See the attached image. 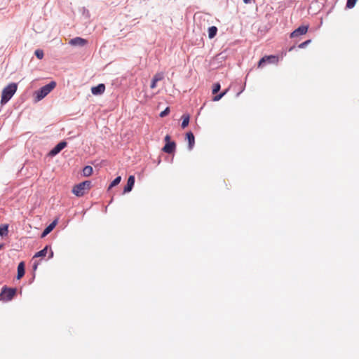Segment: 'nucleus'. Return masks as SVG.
<instances>
[{"label":"nucleus","mask_w":359,"mask_h":359,"mask_svg":"<svg viewBox=\"0 0 359 359\" xmlns=\"http://www.w3.org/2000/svg\"><path fill=\"white\" fill-rule=\"evenodd\" d=\"M17 88L18 85L15 83H11L3 89L1 100V104H6L11 100L15 93Z\"/></svg>","instance_id":"obj_1"},{"label":"nucleus","mask_w":359,"mask_h":359,"mask_svg":"<svg viewBox=\"0 0 359 359\" xmlns=\"http://www.w3.org/2000/svg\"><path fill=\"white\" fill-rule=\"evenodd\" d=\"M91 187V182L86 180L73 187L72 192L76 196L81 197L86 194Z\"/></svg>","instance_id":"obj_2"},{"label":"nucleus","mask_w":359,"mask_h":359,"mask_svg":"<svg viewBox=\"0 0 359 359\" xmlns=\"http://www.w3.org/2000/svg\"><path fill=\"white\" fill-rule=\"evenodd\" d=\"M56 86L55 81H51L48 84L43 86L39 90L35 92L36 100L39 101L49 94Z\"/></svg>","instance_id":"obj_3"},{"label":"nucleus","mask_w":359,"mask_h":359,"mask_svg":"<svg viewBox=\"0 0 359 359\" xmlns=\"http://www.w3.org/2000/svg\"><path fill=\"white\" fill-rule=\"evenodd\" d=\"M15 293V289L4 287L0 294V298L4 301H10L13 298Z\"/></svg>","instance_id":"obj_4"},{"label":"nucleus","mask_w":359,"mask_h":359,"mask_svg":"<svg viewBox=\"0 0 359 359\" xmlns=\"http://www.w3.org/2000/svg\"><path fill=\"white\" fill-rule=\"evenodd\" d=\"M278 57L275 55H269L263 57L258 62V67H262L264 63H276Z\"/></svg>","instance_id":"obj_5"},{"label":"nucleus","mask_w":359,"mask_h":359,"mask_svg":"<svg viewBox=\"0 0 359 359\" xmlns=\"http://www.w3.org/2000/svg\"><path fill=\"white\" fill-rule=\"evenodd\" d=\"M308 25H302L291 33L290 37L294 38L298 36L305 34L308 32Z\"/></svg>","instance_id":"obj_6"},{"label":"nucleus","mask_w":359,"mask_h":359,"mask_svg":"<svg viewBox=\"0 0 359 359\" xmlns=\"http://www.w3.org/2000/svg\"><path fill=\"white\" fill-rule=\"evenodd\" d=\"M69 43L74 46H84L88 43V41L81 37H75L72 39Z\"/></svg>","instance_id":"obj_7"},{"label":"nucleus","mask_w":359,"mask_h":359,"mask_svg":"<svg viewBox=\"0 0 359 359\" xmlns=\"http://www.w3.org/2000/svg\"><path fill=\"white\" fill-rule=\"evenodd\" d=\"M67 146V142L62 141L59 142L49 153L50 156H55Z\"/></svg>","instance_id":"obj_8"},{"label":"nucleus","mask_w":359,"mask_h":359,"mask_svg":"<svg viewBox=\"0 0 359 359\" xmlns=\"http://www.w3.org/2000/svg\"><path fill=\"white\" fill-rule=\"evenodd\" d=\"M176 144L175 142H168L163 147L162 150L167 154H172L175 149Z\"/></svg>","instance_id":"obj_9"},{"label":"nucleus","mask_w":359,"mask_h":359,"mask_svg":"<svg viewBox=\"0 0 359 359\" xmlns=\"http://www.w3.org/2000/svg\"><path fill=\"white\" fill-rule=\"evenodd\" d=\"M105 90V86L103 83H100L97 86L91 88V92L93 95H102Z\"/></svg>","instance_id":"obj_10"},{"label":"nucleus","mask_w":359,"mask_h":359,"mask_svg":"<svg viewBox=\"0 0 359 359\" xmlns=\"http://www.w3.org/2000/svg\"><path fill=\"white\" fill-rule=\"evenodd\" d=\"M135 184V177L133 175H130L127 181V184L124 187L123 192L128 193L130 192L134 186Z\"/></svg>","instance_id":"obj_11"},{"label":"nucleus","mask_w":359,"mask_h":359,"mask_svg":"<svg viewBox=\"0 0 359 359\" xmlns=\"http://www.w3.org/2000/svg\"><path fill=\"white\" fill-rule=\"evenodd\" d=\"M187 139L189 143V149L191 150L195 144V137L194 134L191 132H189L187 133Z\"/></svg>","instance_id":"obj_12"},{"label":"nucleus","mask_w":359,"mask_h":359,"mask_svg":"<svg viewBox=\"0 0 359 359\" xmlns=\"http://www.w3.org/2000/svg\"><path fill=\"white\" fill-rule=\"evenodd\" d=\"M24 275H25V264L23 262H22L18 266L17 278L20 279Z\"/></svg>","instance_id":"obj_13"},{"label":"nucleus","mask_w":359,"mask_h":359,"mask_svg":"<svg viewBox=\"0 0 359 359\" xmlns=\"http://www.w3.org/2000/svg\"><path fill=\"white\" fill-rule=\"evenodd\" d=\"M57 222L54 221L50 224H49L43 231L41 234V237L43 238L46 235H48L55 226Z\"/></svg>","instance_id":"obj_14"},{"label":"nucleus","mask_w":359,"mask_h":359,"mask_svg":"<svg viewBox=\"0 0 359 359\" xmlns=\"http://www.w3.org/2000/svg\"><path fill=\"white\" fill-rule=\"evenodd\" d=\"M182 128H185L187 126H188L190 119V116L188 114H184L182 116Z\"/></svg>","instance_id":"obj_15"},{"label":"nucleus","mask_w":359,"mask_h":359,"mask_svg":"<svg viewBox=\"0 0 359 359\" xmlns=\"http://www.w3.org/2000/svg\"><path fill=\"white\" fill-rule=\"evenodd\" d=\"M48 246H46L43 250H40L39 252H36L35 255L34 256L33 259L36 257H46L48 252Z\"/></svg>","instance_id":"obj_16"},{"label":"nucleus","mask_w":359,"mask_h":359,"mask_svg":"<svg viewBox=\"0 0 359 359\" xmlns=\"http://www.w3.org/2000/svg\"><path fill=\"white\" fill-rule=\"evenodd\" d=\"M217 32V28L215 26H212L208 29V36L210 39L214 38Z\"/></svg>","instance_id":"obj_17"},{"label":"nucleus","mask_w":359,"mask_h":359,"mask_svg":"<svg viewBox=\"0 0 359 359\" xmlns=\"http://www.w3.org/2000/svg\"><path fill=\"white\" fill-rule=\"evenodd\" d=\"M93 169L91 166L87 165L83 169V175L85 177L90 176L93 174Z\"/></svg>","instance_id":"obj_18"},{"label":"nucleus","mask_w":359,"mask_h":359,"mask_svg":"<svg viewBox=\"0 0 359 359\" xmlns=\"http://www.w3.org/2000/svg\"><path fill=\"white\" fill-rule=\"evenodd\" d=\"M8 233V225L4 224L0 226V236H6Z\"/></svg>","instance_id":"obj_19"},{"label":"nucleus","mask_w":359,"mask_h":359,"mask_svg":"<svg viewBox=\"0 0 359 359\" xmlns=\"http://www.w3.org/2000/svg\"><path fill=\"white\" fill-rule=\"evenodd\" d=\"M121 180V176H118L117 177H116L113 180V182L111 183V184L109 185V189H111L113 187H115V186L118 185L120 183Z\"/></svg>","instance_id":"obj_20"},{"label":"nucleus","mask_w":359,"mask_h":359,"mask_svg":"<svg viewBox=\"0 0 359 359\" xmlns=\"http://www.w3.org/2000/svg\"><path fill=\"white\" fill-rule=\"evenodd\" d=\"M163 79V74L162 72L156 73L152 79H154L156 81H161Z\"/></svg>","instance_id":"obj_21"},{"label":"nucleus","mask_w":359,"mask_h":359,"mask_svg":"<svg viewBox=\"0 0 359 359\" xmlns=\"http://www.w3.org/2000/svg\"><path fill=\"white\" fill-rule=\"evenodd\" d=\"M357 0H347L346 7L348 8H352L355 6Z\"/></svg>","instance_id":"obj_22"},{"label":"nucleus","mask_w":359,"mask_h":359,"mask_svg":"<svg viewBox=\"0 0 359 359\" xmlns=\"http://www.w3.org/2000/svg\"><path fill=\"white\" fill-rule=\"evenodd\" d=\"M34 53L37 58L40 60H41L43 57V51L41 49L36 50Z\"/></svg>","instance_id":"obj_23"},{"label":"nucleus","mask_w":359,"mask_h":359,"mask_svg":"<svg viewBox=\"0 0 359 359\" xmlns=\"http://www.w3.org/2000/svg\"><path fill=\"white\" fill-rule=\"evenodd\" d=\"M228 91V90H226L225 91H224L223 93L215 96L213 97V101H219L220 99H222V97L223 96H224V95L226 93V92Z\"/></svg>","instance_id":"obj_24"},{"label":"nucleus","mask_w":359,"mask_h":359,"mask_svg":"<svg viewBox=\"0 0 359 359\" xmlns=\"http://www.w3.org/2000/svg\"><path fill=\"white\" fill-rule=\"evenodd\" d=\"M220 90V84L219 83H215L212 88V94H216Z\"/></svg>","instance_id":"obj_25"},{"label":"nucleus","mask_w":359,"mask_h":359,"mask_svg":"<svg viewBox=\"0 0 359 359\" xmlns=\"http://www.w3.org/2000/svg\"><path fill=\"white\" fill-rule=\"evenodd\" d=\"M311 40H307V41H304V42H303V43H300V44L298 46V47H299V48H305L308 44H309V43H311Z\"/></svg>","instance_id":"obj_26"},{"label":"nucleus","mask_w":359,"mask_h":359,"mask_svg":"<svg viewBox=\"0 0 359 359\" xmlns=\"http://www.w3.org/2000/svg\"><path fill=\"white\" fill-rule=\"evenodd\" d=\"M169 112H170V109H169V107H167L164 111H163L160 113V116L164 117L166 115H168Z\"/></svg>","instance_id":"obj_27"},{"label":"nucleus","mask_w":359,"mask_h":359,"mask_svg":"<svg viewBox=\"0 0 359 359\" xmlns=\"http://www.w3.org/2000/svg\"><path fill=\"white\" fill-rule=\"evenodd\" d=\"M156 83H157V81H156L154 79H152L151 85H150V88H152V89L155 88L156 87Z\"/></svg>","instance_id":"obj_28"},{"label":"nucleus","mask_w":359,"mask_h":359,"mask_svg":"<svg viewBox=\"0 0 359 359\" xmlns=\"http://www.w3.org/2000/svg\"><path fill=\"white\" fill-rule=\"evenodd\" d=\"M165 142H170V136L169 135H167L165 137Z\"/></svg>","instance_id":"obj_29"},{"label":"nucleus","mask_w":359,"mask_h":359,"mask_svg":"<svg viewBox=\"0 0 359 359\" xmlns=\"http://www.w3.org/2000/svg\"><path fill=\"white\" fill-rule=\"evenodd\" d=\"M38 263L36 262H34L33 264V269L36 270L37 269Z\"/></svg>","instance_id":"obj_30"},{"label":"nucleus","mask_w":359,"mask_h":359,"mask_svg":"<svg viewBox=\"0 0 359 359\" xmlns=\"http://www.w3.org/2000/svg\"><path fill=\"white\" fill-rule=\"evenodd\" d=\"M53 257V251L50 250V255L48 257V258H52Z\"/></svg>","instance_id":"obj_31"},{"label":"nucleus","mask_w":359,"mask_h":359,"mask_svg":"<svg viewBox=\"0 0 359 359\" xmlns=\"http://www.w3.org/2000/svg\"><path fill=\"white\" fill-rule=\"evenodd\" d=\"M251 0H243L244 3L248 4Z\"/></svg>","instance_id":"obj_32"},{"label":"nucleus","mask_w":359,"mask_h":359,"mask_svg":"<svg viewBox=\"0 0 359 359\" xmlns=\"http://www.w3.org/2000/svg\"><path fill=\"white\" fill-rule=\"evenodd\" d=\"M3 245H0V250L2 248Z\"/></svg>","instance_id":"obj_33"}]
</instances>
